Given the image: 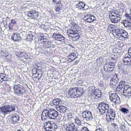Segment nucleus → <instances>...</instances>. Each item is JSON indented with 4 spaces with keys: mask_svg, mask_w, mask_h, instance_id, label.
<instances>
[{
    "mask_svg": "<svg viewBox=\"0 0 131 131\" xmlns=\"http://www.w3.org/2000/svg\"><path fill=\"white\" fill-rule=\"evenodd\" d=\"M59 112L55 110L50 109L47 110L44 109L41 114L42 120L45 121L48 119H54L58 116Z\"/></svg>",
    "mask_w": 131,
    "mask_h": 131,
    "instance_id": "obj_1",
    "label": "nucleus"
},
{
    "mask_svg": "<svg viewBox=\"0 0 131 131\" xmlns=\"http://www.w3.org/2000/svg\"><path fill=\"white\" fill-rule=\"evenodd\" d=\"M77 32V30H73L72 29H69L68 30L67 34L70 39H72L74 41H78L80 38V36Z\"/></svg>",
    "mask_w": 131,
    "mask_h": 131,
    "instance_id": "obj_2",
    "label": "nucleus"
},
{
    "mask_svg": "<svg viewBox=\"0 0 131 131\" xmlns=\"http://www.w3.org/2000/svg\"><path fill=\"white\" fill-rule=\"evenodd\" d=\"M15 110V107L12 105H5L0 107V112L4 114L10 113Z\"/></svg>",
    "mask_w": 131,
    "mask_h": 131,
    "instance_id": "obj_3",
    "label": "nucleus"
},
{
    "mask_svg": "<svg viewBox=\"0 0 131 131\" xmlns=\"http://www.w3.org/2000/svg\"><path fill=\"white\" fill-rule=\"evenodd\" d=\"M15 94L19 95L24 94L25 92L24 87L19 84H15L14 86Z\"/></svg>",
    "mask_w": 131,
    "mask_h": 131,
    "instance_id": "obj_4",
    "label": "nucleus"
},
{
    "mask_svg": "<svg viewBox=\"0 0 131 131\" xmlns=\"http://www.w3.org/2000/svg\"><path fill=\"white\" fill-rule=\"evenodd\" d=\"M120 13H119L118 14L117 12H113L109 15L110 18L112 22L116 23L120 20L122 15Z\"/></svg>",
    "mask_w": 131,
    "mask_h": 131,
    "instance_id": "obj_5",
    "label": "nucleus"
},
{
    "mask_svg": "<svg viewBox=\"0 0 131 131\" xmlns=\"http://www.w3.org/2000/svg\"><path fill=\"white\" fill-rule=\"evenodd\" d=\"M109 106L108 104L102 103L99 105L98 109L102 114L104 113L105 112L107 113L110 111L111 108H109Z\"/></svg>",
    "mask_w": 131,
    "mask_h": 131,
    "instance_id": "obj_6",
    "label": "nucleus"
},
{
    "mask_svg": "<svg viewBox=\"0 0 131 131\" xmlns=\"http://www.w3.org/2000/svg\"><path fill=\"white\" fill-rule=\"evenodd\" d=\"M82 115L83 120L85 122H89L92 119V113L90 112L85 111L82 113Z\"/></svg>",
    "mask_w": 131,
    "mask_h": 131,
    "instance_id": "obj_7",
    "label": "nucleus"
},
{
    "mask_svg": "<svg viewBox=\"0 0 131 131\" xmlns=\"http://www.w3.org/2000/svg\"><path fill=\"white\" fill-rule=\"evenodd\" d=\"M57 127L54 123L51 124L50 121H48L45 125L44 129L47 131H55Z\"/></svg>",
    "mask_w": 131,
    "mask_h": 131,
    "instance_id": "obj_8",
    "label": "nucleus"
},
{
    "mask_svg": "<svg viewBox=\"0 0 131 131\" xmlns=\"http://www.w3.org/2000/svg\"><path fill=\"white\" fill-rule=\"evenodd\" d=\"M109 110L107 112L108 114L106 115V118L108 123H110V122L114 120L115 116V112L114 110L111 109Z\"/></svg>",
    "mask_w": 131,
    "mask_h": 131,
    "instance_id": "obj_9",
    "label": "nucleus"
},
{
    "mask_svg": "<svg viewBox=\"0 0 131 131\" xmlns=\"http://www.w3.org/2000/svg\"><path fill=\"white\" fill-rule=\"evenodd\" d=\"M110 99L111 102L119 104L120 103V97L116 93H112L109 94Z\"/></svg>",
    "mask_w": 131,
    "mask_h": 131,
    "instance_id": "obj_10",
    "label": "nucleus"
},
{
    "mask_svg": "<svg viewBox=\"0 0 131 131\" xmlns=\"http://www.w3.org/2000/svg\"><path fill=\"white\" fill-rule=\"evenodd\" d=\"M62 128H64L66 131H74L75 127L73 123H69L64 125Z\"/></svg>",
    "mask_w": 131,
    "mask_h": 131,
    "instance_id": "obj_11",
    "label": "nucleus"
},
{
    "mask_svg": "<svg viewBox=\"0 0 131 131\" xmlns=\"http://www.w3.org/2000/svg\"><path fill=\"white\" fill-rule=\"evenodd\" d=\"M53 38L55 40L60 41L61 42L65 41V38L59 33H54L53 34Z\"/></svg>",
    "mask_w": 131,
    "mask_h": 131,
    "instance_id": "obj_12",
    "label": "nucleus"
},
{
    "mask_svg": "<svg viewBox=\"0 0 131 131\" xmlns=\"http://www.w3.org/2000/svg\"><path fill=\"white\" fill-rule=\"evenodd\" d=\"M123 93L124 95L131 96V87L129 85H125L124 88Z\"/></svg>",
    "mask_w": 131,
    "mask_h": 131,
    "instance_id": "obj_13",
    "label": "nucleus"
},
{
    "mask_svg": "<svg viewBox=\"0 0 131 131\" xmlns=\"http://www.w3.org/2000/svg\"><path fill=\"white\" fill-rule=\"evenodd\" d=\"M83 19L84 21L89 23H91L96 20L95 17L91 15H88L84 16Z\"/></svg>",
    "mask_w": 131,
    "mask_h": 131,
    "instance_id": "obj_14",
    "label": "nucleus"
},
{
    "mask_svg": "<svg viewBox=\"0 0 131 131\" xmlns=\"http://www.w3.org/2000/svg\"><path fill=\"white\" fill-rule=\"evenodd\" d=\"M77 92V88H71L69 90V94L71 97L76 98L75 94Z\"/></svg>",
    "mask_w": 131,
    "mask_h": 131,
    "instance_id": "obj_15",
    "label": "nucleus"
},
{
    "mask_svg": "<svg viewBox=\"0 0 131 131\" xmlns=\"http://www.w3.org/2000/svg\"><path fill=\"white\" fill-rule=\"evenodd\" d=\"M11 120L13 121L14 123L15 124L19 120L20 118L18 115L16 114L10 115Z\"/></svg>",
    "mask_w": 131,
    "mask_h": 131,
    "instance_id": "obj_16",
    "label": "nucleus"
},
{
    "mask_svg": "<svg viewBox=\"0 0 131 131\" xmlns=\"http://www.w3.org/2000/svg\"><path fill=\"white\" fill-rule=\"evenodd\" d=\"M12 39L15 41H19L22 39L20 35L17 33H14L11 36Z\"/></svg>",
    "mask_w": 131,
    "mask_h": 131,
    "instance_id": "obj_17",
    "label": "nucleus"
},
{
    "mask_svg": "<svg viewBox=\"0 0 131 131\" xmlns=\"http://www.w3.org/2000/svg\"><path fill=\"white\" fill-rule=\"evenodd\" d=\"M104 70L108 73H111L113 71L114 68L109 66L107 64H106L104 66Z\"/></svg>",
    "mask_w": 131,
    "mask_h": 131,
    "instance_id": "obj_18",
    "label": "nucleus"
},
{
    "mask_svg": "<svg viewBox=\"0 0 131 131\" xmlns=\"http://www.w3.org/2000/svg\"><path fill=\"white\" fill-rule=\"evenodd\" d=\"M92 93L98 98H99L101 97L102 94L101 91L98 89H95Z\"/></svg>",
    "mask_w": 131,
    "mask_h": 131,
    "instance_id": "obj_19",
    "label": "nucleus"
},
{
    "mask_svg": "<svg viewBox=\"0 0 131 131\" xmlns=\"http://www.w3.org/2000/svg\"><path fill=\"white\" fill-rule=\"evenodd\" d=\"M124 63L125 65H130L131 64V58L128 57H125L123 60Z\"/></svg>",
    "mask_w": 131,
    "mask_h": 131,
    "instance_id": "obj_20",
    "label": "nucleus"
},
{
    "mask_svg": "<svg viewBox=\"0 0 131 131\" xmlns=\"http://www.w3.org/2000/svg\"><path fill=\"white\" fill-rule=\"evenodd\" d=\"M57 110L61 113H65L67 110V108L63 106H60L57 107Z\"/></svg>",
    "mask_w": 131,
    "mask_h": 131,
    "instance_id": "obj_21",
    "label": "nucleus"
},
{
    "mask_svg": "<svg viewBox=\"0 0 131 131\" xmlns=\"http://www.w3.org/2000/svg\"><path fill=\"white\" fill-rule=\"evenodd\" d=\"M68 57L69 58L68 60L69 61L71 62V60L73 61L76 58V54L74 52L70 53Z\"/></svg>",
    "mask_w": 131,
    "mask_h": 131,
    "instance_id": "obj_22",
    "label": "nucleus"
},
{
    "mask_svg": "<svg viewBox=\"0 0 131 131\" xmlns=\"http://www.w3.org/2000/svg\"><path fill=\"white\" fill-rule=\"evenodd\" d=\"M114 32L115 33V35L119 38H121V34L123 31L124 30L120 29L117 28L114 30Z\"/></svg>",
    "mask_w": 131,
    "mask_h": 131,
    "instance_id": "obj_23",
    "label": "nucleus"
},
{
    "mask_svg": "<svg viewBox=\"0 0 131 131\" xmlns=\"http://www.w3.org/2000/svg\"><path fill=\"white\" fill-rule=\"evenodd\" d=\"M122 23L126 27H128L131 26V20L129 21L126 20H124L122 21Z\"/></svg>",
    "mask_w": 131,
    "mask_h": 131,
    "instance_id": "obj_24",
    "label": "nucleus"
},
{
    "mask_svg": "<svg viewBox=\"0 0 131 131\" xmlns=\"http://www.w3.org/2000/svg\"><path fill=\"white\" fill-rule=\"evenodd\" d=\"M84 91L82 89H77V92L75 95L76 98L78 97L81 96L83 94Z\"/></svg>",
    "mask_w": 131,
    "mask_h": 131,
    "instance_id": "obj_25",
    "label": "nucleus"
},
{
    "mask_svg": "<svg viewBox=\"0 0 131 131\" xmlns=\"http://www.w3.org/2000/svg\"><path fill=\"white\" fill-rule=\"evenodd\" d=\"M53 104L56 105H59V104H61L62 102L61 100L59 99H55L53 100Z\"/></svg>",
    "mask_w": 131,
    "mask_h": 131,
    "instance_id": "obj_26",
    "label": "nucleus"
},
{
    "mask_svg": "<svg viewBox=\"0 0 131 131\" xmlns=\"http://www.w3.org/2000/svg\"><path fill=\"white\" fill-rule=\"evenodd\" d=\"M7 80L6 75L4 73H1L0 74V82H2L4 81H6Z\"/></svg>",
    "mask_w": 131,
    "mask_h": 131,
    "instance_id": "obj_27",
    "label": "nucleus"
},
{
    "mask_svg": "<svg viewBox=\"0 0 131 131\" xmlns=\"http://www.w3.org/2000/svg\"><path fill=\"white\" fill-rule=\"evenodd\" d=\"M85 5V3L81 2H79V3L77 4L78 8L82 10H84V7Z\"/></svg>",
    "mask_w": 131,
    "mask_h": 131,
    "instance_id": "obj_28",
    "label": "nucleus"
},
{
    "mask_svg": "<svg viewBox=\"0 0 131 131\" xmlns=\"http://www.w3.org/2000/svg\"><path fill=\"white\" fill-rule=\"evenodd\" d=\"M62 4H59L56 5L54 9L56 12H59L62 9Z\"/></svg>",
    "mask_w": 131,
    "mask_h": 131,
    "instance_id": "obj_29",
    "label": "nucleus"
},
{
    "mask_svg": "<svg viewBox=\"0 0 131 131\" xmlns=\"http://www.w3.org/2000/svg\"><path fill=\"white\" fill-rule=\"evenodd\" d=\"M28 16L32 19H35L37 18L38 17V12L35 11V12L34 14L33 15H30L29 14H28Z\"/></svg>",
    "mask_w": 131,
    "mask_h": 131,
    "instance_id": "obj_30",
    "label": "nucleus"
},
{
    "mask_svg": "<svg viewBox=\"0 0 131 131\" xmlns=\"http://www.w3.org/2000/svg\"><path fill=\"white\" fill-rule=\"evenodd\" d=\"M38 42L39 43H42L43 44L45 45V42L47 41V39L46 38H38Z\"/></svg>",
    "mask_w": 131,
    "mask_h": 131,
    "instance_id": "obj_31",
    "label": "nucleus"
},
{
    "mask_svg": "<svg viewBox=\"0 0 131 131\" xmlns=\"http://www.w3.org/2000/svg\"><path fill=\"white\" fill-rule=\"evenodd\" d=\"M128 37V33L126 31L124 30V31L121 34V38L123 39L122 38V37H123L124 38H127Z\"/></svg>",
    "mask_w": 131,
    "mask_h": 131,
    "instance_id": "obj_32",
    "label": "nucleus"
},
{
    "mask_svg": "<svg viewBox=\"0 0 131 131\" xmlns=\"http://www.w3.org/2000/svg\"><path fill=\"white\" fill-rule=\"evenodd\" d=\"M120 110V111H122L124 114H127L129 111V110L128 109L123 107H122Z\"/></svg>",
    "mask_w": 131,
    "mask_h": 131,
    "instance_id": "obj_33",
    "label": "nucleus"
},
{
    "mask_svg": "<svg viewBox=\"0 0 131 131\" xmlns=\"http://www.w3.org/2000/svg\"><path fill=\"white\" fill-rule=\"evenodd\" d=\"M126 84L125 82L124 81H122L120 82L118 85V86H119V87L123 88V87Z\"/></svg>",
    "mask_w": 131,
    "mask_h": 131,
    "instance_id": "obj_34",
    "label": "nucleus"
},
{
    "mask_svg": "<svg viewBox=\"0 0 131 131\" xmlns=\"http://www.w3.org/2000/svg\"><path fill=\"white\" fill-rule=\"evenodd\" d=\"M121 129L123 131H127V128L125 125V123H122L121 124V125L120 126Z\"/></svg>",
    "mask_w": 131,
    "mask_h": 131,
    "instance_id": "obj_35",
    "label": "nucleus"
},
{
    "mask_svg": "<svg viewBox=\"0 0 131 131\" xmlns=\"http://www.w3.org/2000/svg\"><path fill=\"white\" fill-rule=\"evenodd\" d=\"M33 35L31 34H28L27 36V39L28 41H30L33 40Z\"/></svg>",
    "mask_w": 131,
    "mask_h": 131,
    "instance_id": "obj_36",
    "label": "nucleus"
},
{
    "mask_svg": "<svg viewBox=\"0 0 131 131\" xmlns=\"http://www.w3.org/2000/svg\"><path fill=\"white\" fill-rule=\"evenodd\" d=\"M119 80H112L111 79L110 80V83L112 85H113L114 86H115L119 82Z\"/></svg>",
    "mask_w": 131,
    "mask_h": 131,
    "instance_id": "obj_37",
    "label": "nucleus"
},
{
    "mask_svg": "<svg viewBox=\"0 0 131 131\" xmlns=\"http://www.w3.org/2000/svg\"><path fill=\"white\" fill-rule=\"evenodd\" d=\"M36 71H35L36 72L34 73V72H33V74H35L36 75H38L37 76H36L35 77L36 78H37L38 77H39L38 78V79H40L41 78V77L42 75L41 74H39V73H37V71L36 70Z\"/></svg>",
    "mask_w": 131,
    "mask_h": 131,
    "instance_id": "obj_38",
    "label": "nucleus"
},
{
    "mask_svg": "<svg viewBox=\"0 0 131 131\" xmlns=\"http://www.w3.org/2000/svg\"><path fill=\"white\" fill-rule=\"evenodd\" d=\"M52 3L53 4H56V5L61 4V0H52Z\"/></svg>",
    "mask_w": 131,
    "mask_h": 131,
    "instance_id": "obj_39",
    "label": "nucleus"
},
{
    "mask_svg": "<svg viewBox=\"0 0 131 131\" xmlns=\"http://www.w3.org/2000/svg\"><path fill=\"white\" fill-rule=\"evenodd\" d=\"M45 46L47 48H49L51 47V43L50 42H47V41L46 42H45Z\"/></svg>",
    "mask_w": 131,
    "mask_h": 131,
    "instance_id": "obj_40",
    "label": "nucleus"
},
{
    "mask_svg": "<svg viewBox=\"0 0 131 131\" xmlns=\"http://www.w3.org/2000/svg\"><path fill=\"white\" fill-rule=\"evenodd\" d=\"M122 88H120L119 87V86H117V87L116 89V91L117 92L119 93H121L122 91Z\"/></svg>",
    "mask_w": 131,
    "mask_h": 131,
    "instance_id": "obj_41",
    "label": "nucleus"
},
{
    "mask_svg": "<svg viewBox=\"0 0 131 131\" xmlns=\"http://www.w3.org/2000/svg\"><path fill=\"white\" fill-rule=\"evenodd\" d=\"M111 79H112V80H119V79L117 77V76L116 74H115V75H114L113 76V77Z\"/></svg>",
    "mask_w": 131,
    "mask_h": 131,
    "instance_id": "obj_42",
    "label": "nucleus"
},
{
    "mask_svg": "<svg viewBox=\"0 0 131 131\" xmlns=\"http://www.w3.org/2000/svg\"><path fill=\"white\" fill-rule=\"evenodd\" d=\"M16 55L19 57H20L23 56V53L22 52H16Z\"/></svg>",
    "mask_w": 131,
    "mask_h": 131,
    "instance_id": "obj_43",
    "label": "nucleus"
},
{
    "mask_svg": "<svg viewBox=\"0 0 131 131\" xmlns=\"http://www.w3.org/2000/svg\"><path fill=\"white\" fill-rule=\"evenodd\" d=\"M75 123L77 124L78 125H80L81 123V121H80L78 119H75Z\"/></svg>",
    "mask_w": 131,
    "mask_h": 131,
    "instance_id": "obj_44",
    "label": "nucleus"
},
{
    "mask_svg": "<svg viewBox=\"0 0 131 131\" xmlns=\"http://www.w3.org/2000/svg\"><path fill=\"white\" fill-rule=\"evenodd\" d=\"M95 87L94 86H90L88 88L89 90L90 91L93 92L95 89Z\"/></svg>",
    "mask_w": 131,
    "mask_h": 131,
    "instance_id": "obj_45",
    "label": "nucleus"
},
{
    "mask_svg": "<svg viewBox=\"0 0 131 131\" xmlns=\"http://www.w3.org/2000/svg\"><path fill=\"white\" fill-rule=\"evenodd\" d=\"M108 65H109V66H111L113 68H114L115 67V63L114 62H110L109 63Z\"/></svg>",
    "mask_w": 131,
    "mask_h": 131,
    "instance_id": "obj_46",
    "label": "nucleus"
},
{
    "mask_svg": "<svg viewBox=\"0 0 131 131\" xmlns=\"http://www.w3.org/2000/svg\"><path fill=\"white\" fill-rule=\"evenodd\" d=\"M2 55L4 56V57H7L8 55L7 53L6 52V51H2Z\"/></svg>",
    "mask_w": 131,
    "mask_h": 131,
    "instance_id": "obj_47",
    "label": "nucleus"
},
{
    "mask_svg": "<svg viewBox=\"0 0 131 131\" xmlns=\"http://www.w3.org/2000/svg\"><path fill=\"white\" fill-rule=\"evenodd\" d=\"M125 16L128 18V19L129 20H131V15H130L129 14H128L127 13H126L125 14Z\"/></svg>",
    "mask_w": 131,
    "mask_h": 131,
    "instance_id": "obj_48",
    "label": "nucleus"
},
{
    "mask_svg": "<svg viewBox=\"0 0 131 131\" xmlns=\"http://www.w3.org/2000/svg\"><path fill=\"white\" fill-rule=\"evenodd\" d=\"M14 25L10 23L9 26V29L10 30H13V27Z\"/></svg>",
    "mask_w": 131,
    "mask_h": 131,
    "instance_id": "obj_49",
    "label": "nucleus"
},
{
    "mask_svg": "<svg viewBox=\"0 0 131 131\" xmlns=\"http://www.w3.org/2000/svg\"><path fill=\"white\" fill-rule=\"evenodd\" d=\"M35 12V10H32L31 11H29V14L31 15H33L34 14Z\"/></svg>",
    "mask_w": 131,
    "mask_h": 131,
    "instance_id": "obj_50",
    "label": "nucleus"
},
{
    "mask_svg": "<svg viewBox=\"0 0 131 131\" xmlns=\"http://www.w3.org/2000/svg\"><path fill=\"white\" fill-rule=\"evenodd\" d=\"M68 116L69 118H71L72 117V114L71 113H69L68 114Z\"/></svg>",
    "mask_w": 131,
    "mask_h": 131,
    "instance_id": "obj_51",
    "label": "nucleus"
},
{
    "mask_svg": "<svg viewBox=\"0 0 131 131\" xmlns=\"http://www.w3.org/2000/svg\"><path fill=\"white\" fill-rule=\"evenodd\" d=\"M16 21L14 19H12L11 20V22L10 23L13 24V25H15L16 24Z\"/></svg>",
    "mask_w": 131,
    "mask_h": 131,
    "instance_id": "obj_52",
    "label": "nucleus"
},
{
    "mask_svg": "<svg viewBox=\"0 0 131 131\" xmlns=\"http://www.w3.org/2000/svg\"><path fill=\"white\" fill-rule=\"evenodd\" d=\"M83 82V81L82 80H80L77 82V83L79 85H82Z\"/></svg>",
    "mask_w": 131,
    "mask_h": 131,
    "instance_id": "obj_53",
    "label": "nucleus"
},
{
    "mask_svg": "<svg viewBox=\"0 0 131 131\" xmlns=\"http://www.w3.org/2000/svg\"><path fill=\"white\" fill-rule=\"evenodd\" d=\"M81 131H89L88 128L86 127H84L82 129H81Z\"/></svg>",
    "mask_w": 131,
    "mask_h": 131,
    "instance_id": "obj_54",
    "label": "nucleus"
},
{
    "mask_svg": "<svg viewBox=\"0 0 131 131\" xmlns=\"http://www.w3.org/2000/svg\"><path fill=\"white\" fill-rule=\"evenodd\" d=\"M128 52L129 55L131 57V48L129 49Z\"/></svg>",
    "mask_w": 131,
    "mask_h": 131,
    "instance_id": "obj_55",
    "label": "nucleus"
},
{
    "mask_svg": "<svg viewBox=\"0 0 131 131\" xmlns=\"http://www.w3.org/2000/svg\"><path fill=\"white\" fill-rule=\"evenodd\" d=\"M82 117L81 116H79L77 117L75 119H78L80 121H82V120L81 119Z\"/></svg>",
    "mask_w": 131,
    "mask_h": 131,
    "instance_id": "obj_56",
    "label": "nucleus"
},
{
    "mask_svg": "<svg viewBox=\"0 0 131 131\" xmlns=\"http://www.w3.org/2000/svg\"><path fill=\"white\" fill-rule=\"evenodd\" d=\"M95 131H103V130L102 129L99 128L96 130ZM103 131H104V130H103Z\"/></svg>",
    "mask_w": 131,
    "mask_h": 131,
    "instance_id": "obj_57",
    "label": "nucleus"
},
{
    "mask_svg": "<svg viewBox=\"0 0 131 131\" xmlns=\"http://www.w3.org/2000/svg\"><path fill=\"white\" fill-rule=\"evenodd\" d=\"M113 125L114 126V127L115 128H116L117 127V125L115 123H113Z\"/></svg>",
    "mask_w": 131,
    "mask_h": 131,
    "instance_id": "obj_58",
    "label": "nucleus"
},
{
    "mask_svg": "<svg viewBox=\"0 0 131 131\" xmlns=\"http://www.w3.org/2000/svg\"><path fill=\"white\" fill-rule=\"evenodd\" d=\"M17 131H21V130L20 129H18L17 130Z\"/></svg>",
    "mask_w": 131,
    "mask_h": 131,
    "instance_id": "obj_59",
    "label": "nucleus"
},
{
    "mask_svg": "<svg viewBox=\"0 0 131 131\" xmlns=\"http://www.w3.org/2000/svg\"><path fill=\"white\" fill-rule=\"evenodd\" d=\"M44 38L43 37H41V38Z\"/></svg>",
    "mask_w": 131,
    "mask_h": 131,
    "instance_id": "obj_60",
    "label": "nucleus"
}]
</instances>
